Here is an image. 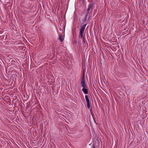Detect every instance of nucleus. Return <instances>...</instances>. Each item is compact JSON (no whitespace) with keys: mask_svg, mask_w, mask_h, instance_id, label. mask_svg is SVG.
I'll return each mask as SVG.
<instances>
[{"mask_svg":"<svg viewBox=\"0 0 148 148\" xmlns=\"http://www.w3.org/2000/svg\"><path fill=\"white\" fill-rule=\"evenodd\" d=\"M85 99L86 100V101L87 102H89V100L88 98V97L87 95H86L85 96Z\"/></svg>","mask_w":148,"mask_h":148,"instance_id":"obj_5","label":"nucleus"},{"mask_svg":"<svg viewBox=\"0 0 148 148\" xmlns=\"http://www.w3.org/2000/svg\"><path fill=\"white\" fill-rule=\"evenodd\" d=\"M90 14H89V13H87V12H86V15H85V18H84V20H85V21H86L87 20V16H88V15H89Z\"/></svg>","mask_w":148,"mask_h":148,"instance_id":"obj_7","label":"nucleus"},{"mask_svg":"<svg viewBox=\"0 0 148 148\" xmlns=\"http://www.w3.org/2000/svg\"><path fill=\"white\" fill-rule=\"evenodd\" d=\"M87 108L88 109H89L90 108V102H87Z\"/></svg>","mask_w":148,"mask_h":148,"instance_id":"obj_9","label":"nucleus"},{"mask_svg":"<svg viewBox=\"0 0 148 148\" xmlns=\"http://www.w3.org/2000/svg\"><path fill=\"white\" fill-rule=\"evenodd\" d=\"M59 39L61 42H63V39L62 38L61 35H59Z\"/></svg>","mask_w":148,"mask_h":148,"instance_id":"obj_6","label":"nucleus"},{"mask_svg":"<svg viewBox=\"0 0 148 148\" xmlns=\"http://www.w3.org/2000/svg\"><path fill=\"white\" fill-rule=\"evenodd\" d=\"M92 148H96L95 145H93Z\"/></svg>","mask_w":148,"mask_h":148,"instance_id":"obj_10","label":"nucleus"},{"mask_svg":"<svg viewBox=\"0 0 148 148\" xmlns=\"http://www.w3.org/2000/svg\"><path fill=\"white\" fill-rule=\"evenodd\" d=\"M82 90L85 94H88V89L86 88H83L82 89Z\"/></svg>","mask_w":148,"mask_h":148,"instance_id":"obj_4","label":"nucleus"},{"mask_svg":"<svg viewBox=\"0 0 148 148\" xmlns=\"http://www.w3.org/2000/svg\"><path fill=\"white\" fill-rule=\"evenodd\" d=\"M83 41L82 42L84 44H85L86 42V40L84 38V37H83L82 38Z\"/></svg>","mask_w":148,"mask_h":148,"instance_id":"obj_8","label":"nucleus"},{"mask_svg":"<svg viewBox=\"0 0 148 148\" xmlns=\"http://www.w3.org/2000/svg\"><path fill=\"white\" fill-rule=\"evenodd\" d=\"M94 8V5L92 3H89L88 6V8L86 10L87 13L92 14Z\"/></svg>","mask_w":148,"mask_h":148,"instance_id":"obj_1","label":"nucleus"},{"mask_svg":"<svg viewBox=\"0 0 148 148\" xmlns=\"http://www.w3.org/2000/svg\"><path fill=\"white\" fill-rule=\"evenodd\" d=\"M86 25V24H85L83 25L81 27V29H80L79 34V38H83V37H84V36H83V34L84 32L85 29Z\"/></svg>","mask_w":148,"mask_h":148,"instance_id":"obj_2","label":"nucleus"},{"mask_svg":"<svg viewBox=\"0 0 148 148\" xmlns=\"http://www.w3.org/2000/svg\"><path fill=\"white\" fill-rule=\"evenodd\" d=\"M81 83L82 86L83 88H86V85L85 83V81L84 74L83 75L82 78L81 80Z\"/></svg>","mask_w":148,"mask_h":148,"instance_id":"obj_3","label":"nucleus"}]
</instances>
